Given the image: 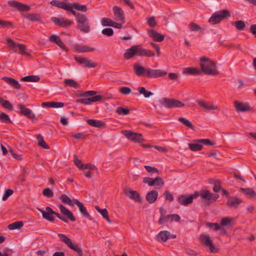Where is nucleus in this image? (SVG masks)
Segmentation results:
<instances>
[{
  "label": "nucleus",
  "mask_w": 256,
  "mask_h": 256,
  "mask_svg": "<svg viewBox=\"0 0 256 256\" xmlns=\"http://www.w3.org/2000/svg\"><path fill=\"white\" fill-rule=\"evenodd\" d=\"M58 208L60 212L64 216L54 211L49 206H46L45 210L40 208H38V210L42 213V217L44 218L51 222H53L54 220L53 215H55L59 219L65 222H68V219L71 222H74L76 220V219L72 213L64 206L62 204H59Z\"/></svg>",
  "instance_id": "f257e3e1"
},
{
  "label": "nucleus",
  "mask_w": 256,
  "mask_h": 256,
  "mask_svg": "<svg viewBox=\"0 0 256 256\" xmlns=\"http://www.w3.org/2000/svg\"><path fill=\"white\" fill-rule=\"evenodd\" d=\"M136 56L150 58L154 56L155 54L150 50L142 48L140 45H134L126 50L124 57L126 60H129Z\"/></svg>",
  "instance_id": "f03ea898"
},
{
  "label": "nucleus",
  "mask_w": 256,
  "mask_h": 256,
  "mask_svg": "<svg viewBox=\"0 0 256 256\" xmlns=\"http://www.w3.org/2000/svg\"><path fill=\"white\" fill-rule=\"evenodd\" d=\"M200 65L202 72L207 75L216 76L219 74L216 69V63L205 56H202L200 58Z\"/></svg>",
  "instance_id": "7ed1b4c3"
},
{
  "label": "nucleus",
  "mask_w": 256,
  "mask_h": 256,
  "mask_svg": "<svg viewBox=\"0 0 256 256\" xmlns=\"http://www.w3.org/2000/svg\"><path fill=\"white\" fill-rule=\"evenodd\" d=\"M78 28L80 32L84 33H88L90 31V26L89 20L88 17L84 14H78Z\"/></svg>",
  "instance_id": "20e7f679"
},
{
  "label": "nucleus",
  "mask_w": 256,
  "mask_h": 256,
  "mask_svg": "<svg viewBox=\"0 0 256 256\" xmlns=\"http://www.w3.org/2000/svg\"><path fill=\"white\" fill-rule=\"evenodd\" d=\"M230 16V12L227 10H222L216 12L211 16L208 22L212 24L220 23L222 20Z\"/></svg>",
  "instance_id": "39448f33"
},
{
  "label": "nucleus",
  "mask_w": 256,
  "mask_h": 256,
  "mask_svg": "<svg viewBox=\"0 0 256 256\" xmlns=\"http://www.w3.org/2000/svg\"><path fill=\"white\" fill-rule=\"evenodd\" d=\"M160 103L168 108H182L185 105L184 103L178 100L166 98H161Z\"/></svg>",
  "instance_id": "423d86ee"
},
{
  "label": "nucleus",
  "mask_w": 256,
  "mask_h": 256,
  "mask_svg": "<svg viewBox=\"0 0 256 256\" xmlns=\"http://www.w3.org/2000/svg\"><path fill=\"white\" fill-rule=\"evenodd\" d=\"M58 236L60 241L64 243L68 247L76 252L78 256H82L83 252L82 248L76 244H74L72 240L66 236L62 234H58Z\"/></svg>",
  "instance_id": "0eeeda50"
},
{
  "label": "nucleus",
  "mask_w": 256,
  "mask_h": 256,
  "mask_svg": "<svg viewBox=\"0 0 256 256\" xmlns=\"http://www.w3.org/2000/svg\"><path fill=\"white\" fill-rule=\"evenodd\" d=\"M200 194L198 192L196 191L194 194L191 195L182 194L180 195L178 198V200L182 205L186 206L193 202V200L196 198Z\"/></svg>",
  "instance_id": "6e6552de"
},
{
  "label": "nucleus",
  "mask_w": 256,
  "mask_h": 256,
  "mask_svg": "<svg viewBox=\"0 0 256 256\" xmlns=\"http://www.w3.org/2000/svg\"><path fill=\"white\" fill-rule=\"evenodd\" d=\"M6 42L9 48L12 50L13 52H16V48H18L20 53L22 55H28L26 52V46L21 44H16L10 38H6Z\"/></svg>",
  "instance_id": "1a4fd4ad"
},
{
  "label": "nucleus",
  "mask_w": 256,
  "mask_h": 256,
  "mask_svg": "<svg viewBox=\"0 0 256 256\" xmlns=\"http://www.w3.org/2000/svg\"><path fill=\"white\" fill-rule=\"evenodd\" d=\"M200 239L204 246L210 249L211 252L214 253L218 252V249L214 247L208 234L200 235Z\"/></svg>",
  "instance_id": "9d476101"
},
{
  "label": "nucleus",
  "mask_w": 256,
  "mask_h": 256,
  "mask_svg": "<svg viewBox=\"0 0 256 256\" xmlns=\"http://www.w3.org/2000/svg\"><path fill=\"white\" fill-rule=\"evenodd\" d=\"M167 72L160 69H152L148 68L146 77L148 78H155L158 77H162L166 75Z\"/></svg>",
  "instance_id": "9b49d317"
},
{
  "label": "nucleus",
  "mask_w": 256,
  "mask_h": 256,
  "mask_svg": "<svg viewBox=\"0 0 256 256\" xmlns=\"http://www.w3.org/2000/svg\"><path fill=\"white\" fill-rule=\"evenodd\" d=\"M124 192L131 200L138 202H142V198L140 194L136 191L133 190L128 187H126L124 189Z\"/></svg>",
  "instance_id": "f8f14e48"
},
{
  "label": "nucleus",
  "mask_w": 256,
  "mask_h": 256,
  "mask_svg": "<svg viewBox=\"0 0 256 256\" xmlns=\"http://www.w3.org/2000/svg\"><path fill=\"white\" fill-rule=\"evenodd\" d=\"M74 58L79 64L82 65L84 67L92 68H95L96 66V64L92 60L77 56H74Z\"/></svg>",
  "instance_id": "ddd939ff"
},
{
  "label": "nucleus",
  "mask_w": 256,
  "mask_h": 256,
  "mask_svg": "<svg viewBox=\"0 0 256 256\" xmlns=\"http://www.w3.org/2000/svg\"><path fill=\"white\" fill-rule=\"evenodd\" d=\"M112 10L114 11V20L122 24H124V14L122 8L118 6H114L112 8Z\"/></svg>",
  "instance_id": "4468645a"
},
{
  "label": "nucleus",
  "mask_w": 256,
  "mask_h": 256,
  "mask_svg": "<svg viewBox=\"0 0 256 256\" xmlns=\"http://www.w3.org/2000/svg\"><path fill=\"white\" fill-rule=\"evenodd\" d=\"M200 196L202 199L210 201L208 204L215 202L219 198V194H212L208 190H202L200 192Z\"/></svg>",
  "instance_id": "2eb2a0df"
},
{
  "label": "nucleus",
  "mask_w": 256,
  "mask_h": 256,
  "mask_svg": "<svg viewBox=\"0 0 256 256\" xmlns=\"http://www.w3.org/2000/svg\"><path fill=\"white\" fill-rule=\"evenodd\" d=\"M122 134L127 138L135 142H140L142 140V134H141L134 132L128 130H123Z\"/></svg>",
  "instance_id": "dca6fc26"
},
{
  "label": "nucleus",
  "mask_w": 256,
  "mask_h": 256,
  "mask_svg": "<svg viewBox=\"0 0 256 256\" xmlns=\"http://www.w3.org/2000/svg\"><path fill=\"white\" fill-rule=\"evenodd\" d=\"M8 4L10 6L16 8L19 11L26 12L30 10L29 6L22 4L16 0H9Z\"/></svg>",
  "instance_id": "f3484780"
},
{
  "label": "nucleus",
  "mask_w": 256,
  "mask_h": 256,
  "mask_svg": "<svg viewBox=\"0 0 256 256\" xmlns=\"http://www.w3.org/2000/svg\"><path fill=\"white\" fill-rule=\"evenodd\" d=\"M103 98L102 95H96L88 98L78 99L76 102L86 105H90L92 102L100 101L103 99Z\"/></svg>",
  "instance_id": "a211bd4d"
},
{
  "label": "nucleus",
  "mask_w": 256,
  "mask_h": 256,
  "mask_svg": "<svg viewBox=\"0 0 256 256\" xmlns=\"http://www.w3.org/2000/svg\"><path fill=\"white\" fill-rule=\"evenodd\" d=\"M148 34L154 41L157 42L163 41L165 38L164 35L152 29H148Z\"/></svg>",
  "instance_id": "6ab92c4d"
},
{
  "label": "nucleus",
  "mask_w": 256,
  "mask_h": 256,
  "mask_svg": "<svg viewBox=\"0 0 256 256\" xmlns=\"http://www.w3.org/2000/svg\"><path fill=\"white\" fill-rule=\"evenodd\" d=\"M234 106L237 112H245L250 110V107L248 103L235 101L234 102Z\"/></svg>",
  "instance_id": "aec40b11"
},
{
  "label": "nucleus",
  "mask_w": 256,
  "mask_h": 256,
  "mask_svg": "<svg viewBox=\"0 0 256 256\" xmlns=\"http://www.w3.org/2000/svg\"><path fill=\"white\" fill-rule=\"evenodd\" d=\"M18 107L20 110V114H21L24 115L32 120L36 118V116L33 113L32 111L31 110L26 108L24 105L19 104L18 105Z\"/></svg>",
  "instance_id": "412c9836"
},
{
  "label": "nucleus",
  "mask_w": 256,
  "mask_h": 256,
  "mask_svg": "<svg viewBox=\"0 0 256 256\" xmlns=\"http://www.w3.org/2000/svg\"><path fill=\"white\" fill-rule=\"evenodd\" d=\"M52 20L56 24L64 28L69 27L72 24V22L64 18H59L56 17L52 18Z\"/></svg>",
  "instance_id": "4be33fe9"
},
{
  "label": "nucleus",
  "mask_w": 256,
  "mask_h": 256,
  "mask_svg": "<svg viewBox=\"0 0 256 256\" xmlns=\"http://www.w3.org/2000/svg\"><path fill=\"white\" fill-rule=\"evenodd\" d=\"M133 67L134 72L137 76H146L148 68H144L138 64H134Z\"/></svg>",
  "instance_id": "5701e85b"
},
{
  "label": "nucleus",
  "mask_w": 256,
  "mask_h": 256,
  "mask_svg": "<svg viewBox=\"0 0 256 256\" xmlns=\"http://www.w3.org/2000/svg\"><path fill=\"white\" fill-rule=\"evenodd\" d=\"M242 202V200L236 196H232L228 200L226 205L230 208H237Z\"/></svg>",
  "instance_id": "b1692460"
},
{
  "label": "nucleus",
  "mask_w": 256,
  "mask_h": 256,
  "mask_svg": "<svg viewBox=\"0 0 256 256\" xmlns=\"http://www.w3.org/2000/svg\"><path fill=\"white\" fill-rule=\"evenodd\" d=\"M74 50L79 53L94 52L96 48L84 45L76 44L74 46Z\"/></svg>",
  "instance_id": "393cba45"
},
{
  "label": "nucleus",
  "mask_w": 256,
  "mask_h": 256,
  "mask_svg": "<svg viewBox=\"0 0 256 256\" xmlns=\"http://www.w3.org/2000/svg\"><path fill=\"white\" fill-rule=\"evenodd\" d=\"M74 204L76 205L80 210V212L83 216L87 218L90 220H92L88 212L86 207H84L82 202L79 201L78 200H75V204Z\"/></svg>",
  "instance_id": "a878e982"
},
{
  "label": "nucleus",
  "mask_w": 256,
  "mask_h": 256,
  "mask_svg": "<svg viewBox=\"0 0 256 256\" xmlns=\"http://www.w3.org/2000/svg\"><path fill=\"white\" fill-rule=\"evenodd\" d=\"M158 192L155 190H152L149 192L146 196V200L150 203L152 204L154 202L158 199Z\"/></svg>",
  "instance_id": "bb28decb"
},
{
  "label": "nucleus",
  "mask_w": 256,
  "mask_h": 256,
  "mask_svg": "<svg viewBox=\"0 0 256 256\" xmlns=\"http://www.w3.org/2000/svg\"><path fill=\"white\" fill-rule=\"evenodd\" d=\"M2 79L14 88L19 90L21 88V86L18 81L12 78L4 76Z\"/></svg>",
  "instance_id": "cd10ccee"
},
{
  "label": "nucleus",
  "mask_w": 256,
  "mask_h": 256,
  "mask_svg": "<svg viewBox=\"0 0 256 256\" xmlns=\"http://www.w3.org/2000/svg\"><path fill=\"white\" fill-rule=\"evenodd\" d=\"M182 74H184L200 75L202 72L196 68H184Z\"/></svg>",
  "instance_id": "c85d7f7f"
},
{
  "label": "nucleus",
  "mask_w": 256,
  "mask_h": 256,
  "mask_svg": "<svg viewBox=\"0 0 256 256\" xmlns=\"http://www.w3.org/2000/svg\"><path fill=\"white\" fill-rule=\"evenodd\" d=\"M156 238L158 242H166L170 238V234L167 230L161 231L156 236Z\"/></svg>",
  "instance_id": "c756f323"
},
{
  "label": "nucleus",
  "mask_w": 256,
  "mask_h": 256,
  "mask_svg": "<svg viewBox=\"0 0 256 256\" xmlns=\"http://www.w3.org/2000/svg\"><path fill=\"white\" fill-rule=\"evenodd\" d=\"M197 102L200 106L208 110L218 109V108L217 106H215L213 104L210 105L208 103L206 102L204 100H198Z\"/></svg>",
  "instance_id": "7c9ffc66"
},
{
  "label": "nucleus",
  "mask_w": 256,
  "mask_h": 256,
  "mask_svg": "<svg viewBox=\"0 0 256 256\" xmlns=\"http://www.w3.org/2000/svg\"><path fill=\"white\" fill-rule=\"evenodd\" d=\"M24 16L31 22H42L41 18L37 14H24Z\"/></svg>",
  "instance_id": "2f4dec72"
},
{
  "label": "nucleus",
  "mask_w": 256,
  "mask_h": 256,
  "mask_svg": "<svg viewBox=\"0 0 256 256\" xmlns=\"http://www.w3.org/2000/svg\"><path fill=\"white\" fill-rule=\"evenodd\" d=\"M60 200L64 204H68L70 206H74L75 204V200H72L66 194H63L60 196Z\"/></svg>",
  "instance_id": "473e14b6"
},
{
  "label": "nucleus",
  "mask_w": 256,
  "mask_h": 256,
  "mask_svg": "<svg viewBox=\"0 0 256 256\" xmlns=\"http://www.w3.org/2000/svg\"><path fill=\"white\" fill-rule=\"evenodd\" d=\"M50 4L53 6H55L56 7L62 8L64 10H66L68 9V6L67 4L66 3L64 2H61L59 0H52L50 2Z\"/></svg>",
  "instance_id": "72a5a7b5"
},
{
  "label": "nucleus",
  "mask_w": 256,
  "mask_h": 256,
  "mask_svg": "<svg viewBox=\"0 0 256 256\" xmlns=\"http://www.w3.org/2000/svg\"><path fill=\"white\" fill-rule=\"evenodd\" d=\"M86 122L90 126L96 128H100L104 125V122L99 120H96L93 119H89L87 120Z\"/></svg>",
  "instance_id": "f704fd0d"
},
{
  "label": "nucleus",
  "mask_w": 256,
  "mask_h": 256,
  "mask_svg": "<svg viewBox=\"0 0 256 256\" xmlns=\"http://www.w3.org/2000/svg\"><path fill=\"white\" fill-rule=\"evenodd\" d=\"M95 208L96 210L102 215L103 218L107 220L108 222H112V220L109 218L108 211L106 208L101 209L98 206H96Z\"/></svg>",
  "instance_id": "c9c22d12"
},
{
  "label": "nucleus",
  "mask_w": 256,
  "mask_h": 256,
  "mask_svg": "<svg viewBox=\"0 0 256 256\" xmlns=\"http://www.w3.org/2000/svg\"><path fill=\"white\" fill-rule=\"evenodd\" d=\"M240 190L245 195L250 198H253L256 197V194L254 191L250 188H240Z\"/></svg>",
  "instance_id": "e433bc0d"
},
{
  "label": "nucleus",
  "mask_w": 256,
  "mask_h": 256,
  "mask_svg": "<svg viewBox=\"0 0 256 256\" xmlns=\"http://www.w3.org/2000/svg\"><path fill=\"white\" fill-rule=\"evenodd\" d=\"M64 84L66 86L74 88H78L80 86V85L72 79H66L64 80Z\"/></svg>",
  "instance_id": "4c0bfd02"
},
{
  "label": "nucleus",
  "mask_w": 256,
  "mask_h": 256,
  "mask_svg": "<svg viewBox=\"0 0 256 256\" xmlns=\"http://www.w3.org/2000/svg\"><path fill=\"white\" fill-rule=\"evenodd\" d=\"M189 148L194 152L200 151L202 150L203 145L201 143H191L188 144Z\"/></svg>",
  "instance_id": "58836bf2"
},
{
  "label": "nucleus",
  "mask_w": 256,
  "mask_h": 256,
  "mask_svg": "<svg viewBox=\"0 0 256 256\" xmlns=\"http://www.w3.org/2000/svg\"><path fill=\"white\" fill-rule=\"evenodd\" d=\"M40 78L38 76H28L21 78V80L24 82H38Z\"/></svg>",
  "instance_id": "ea45409f"
},
{
  "label": "nucleus",
  "mask_w": 256,
  "mask_h": 256,
  "mask_svg": "<svg viewBox=\"0 0 256 256\" xmlns=\"http://www.w3.org/2000/svg\"><path fill=\"white\" fill-rule=\"evenodd\" d=\"M24 223L22 221H16L8 226V228L10 230L19 229L22 227Z\"/></svg>",
  "instance_id": "a19ab883"
},
{
  "label": "nucleus",
  "mask_w": 256,
  "mask_h": 256,
  "mask_svg": "<svg viewBox=\"0 0 256 256\" xmlns=\"http://www.w3.org/2000/svg\"><path fill=\"white\" fill-rule=\"evenodd\" d=\"M178 120L184 124L186 126L192 130H195V127L192 124L191 122L188 120L184 118H179Z\"/></svg>",
  "instance_id": "79ce46f5"
},
{
  "label": "nucleus",
  "mask_w": 256,
  "mask_h": 256,
  "mask_svg": "<svg viewBox=\"0 0 256 256\" xmlns=\"http://www.w3.org/2000/svg\"><path fill=\"white\" fill-rule=\"evenodd\" d=\"M37 139L38 140V144L39 146L46 150L50 148L49 146L46 144V142L44 140L43 137L41 135L38 134L37 136Z\"/></svg>",
  "instance_id": "37998d69"
},
{
  "label": "nucleus",
  "mask_w": 256,
  "mask_h": 256,
  "mask_svg": "<svg viewBox=\"0 0 256 256\" xmlns=\"http://www.w3.org/2000/svg\"><path fill=\"white\" fill-rule=\"evenodd\" d=\"M232 26H235L237 30H242L246 28V24L242 20L232 22Z\"/></svg>",
  "instance_id": "c03bdc74"
},
{
  "label": "nucleus",
  "mask_w": 256,
  "mask_h": 256,
  "mask_svg": "<svg viewBox=\"0 0 256 256\" xmlns=\"http://www.w3.org/2000/svg\"><path fill=\"white\" fill-rule=\"evenodd\" d=\"M116 112L119 115H128L130 114V110L127 107H118L116 110Z\"/></svg>",
  "instance_id": "a18cd8bd"
},
{
  "label": "nucleus",
  "mask_w": 256,
  "mask_h": 256,
  "mask_svg": "<svg viewBox=\"0 0 256 256\" xmlns=\"http://www.w3.org/2000/svg\"><path fill=\"white\" fill-rule=\"evenodd\" d=\"M138 90L140 94H143L146 98H149L153 95V93L150 91L147 90L144 87H139Z\"/></svg>",
  "instance_id": "49530a36"
},
{
  "label": "nucleus",
  "mask_w": 256,
  "mask_h": 256,
  "mask_svg": "<svg viewBox=\"0 0 256 256\" xmlns=\"http://www.w3.org/2000/svg\"><path fill=\"white\" fill-rule=\"evenodd\" d=\"M188 26L191 31L200 32H202L203 31L202 28L198 24L194 22H190L188 24Z\"/></svg>",
  "instance_id": "de8ad7c7"
},
{
  "label": "nucleus",
  "mask_w": 256,
  "mask_h": 256,
  "mask_svg": "<svg viewBox=\"0 0 256 256\" xmlns=\"http://www.w3.org/2000/svg\"><path fill=\"white\" fill-rule=\"evenodd\" d=\"M194 142L201 143L202 144L213 146L214 143L211 142L210 139H195L193 140Z\"/></svg>",
  "instance_id": "09e8293b"
},
{
  "label": "nucleus",
  "mask_w": 256,
  "mask_h": 256,
  "mask_svg": "<svg viewBox=\"0 0 256 256\" xmlns=\"http://www.w3.org/2000/svg\"><path fill=\"white\" fill-rule=\"evenodd\" d=\"M72 6L77 10L82 11V12H86L87 10V8L85 5H80L78 3H74L72 4Z\"/></svg>",
  "instance_id": "8fccbe9b"
},
{
  "label": "nucleus",
  "mask_w": 256,
  "mask_h": 256,
  "mask_svg": "<svg viewBox=\"0 0 256 256\" xmlns=\"http://www.w3.org/2000/svg\"><path fill=\"white\" fill-rule=\"evenodd\" d=\"M112 20L109 18H102L100 22L103 26H112Z\"/></svg>",
  "instance_id": "3c124183"
},
{
  "label": "nucleus",
  "mask_w": 256,
  "mask_h": 256,
  "mask_svg": "<svg viewBox=\"0 0 256 256\" xmlns=\"http://www.w3.org/2000/svg\"><path fill=\"white\" fill-rule=\"evenodd\" d=\"M0 120H1L3 122H12L9 116L4 112H2L0 114Z\"/></svg>",
  "instance_id": "603ef678"
},
{
  "label": "nucleus",
  "mask_w": 256,
  "mask_h": 256,
  "mask_svg": "<svg viewBox=\"0 0 256 256\" xmlns=\"http://www.w3.org/2000/svg\"><path fill=\"white\" fill-rule=\"evenodd\" d=\"M206 224L208 228H212L214 230H218L220 229V226L218 223H211L208 222Z\"/></svg>",
  "instance_id": "864d4df0"
},
{
  "label": "nucleus",
  "mask_w": 256,
  "mask_h": 256,
  "mask_svg": "<svg viewBox=\"0 0 256 256\" xmlns=\"http://www.w3.org/2000/svg\"><path fill=\"white\" fill-rule=\"evenodd\" d=\"M154 184L155 186H159L162 187L164 185V182L162 179L160 177H156L154 179Z\"/></svg>",
  "instance_id": "5fc2aeb1"
},
{
  "label": "nucleus",
  "mask_w": 256,
  "mask_h": 256,
  "mask_svg": "<svg viewBox=\"0 0 256 256\" xmlns=\"http://www.w3.org/2000/svg\"><path fill=\"white\" fill-rule=\"evenodd\" d=\"M232 222V218L226 217L224 218L221 220V225L222 226H229L231 224Z\"/></svg>",
  "instance_id": "6e6d98bb"
},
{
  "label": "nucleus",
  "mask_w": 256,
  "mask_h": 256,
  "mask_svg": "<svg viewBox=\"0 0 256 256\" xmlns=\"http://www.w3.org/2000/svg\"><path fill=\"white\" fill-rule=\"evenodd\" d=\"M97 94V92L94 90H89L86 92H83L81 94H80V96H83V97H88L90 96H95L96 94Z\"/></svg>",
  "instance_id": "4d7b16f0"
},
{
  "label": "nucleus",
  "mask_w": 256,
  "mask_h": 256,
  "mask_svg": "<svg viewBox=\"0 0 256 256\" xmlns=\"http://www.w3.org/2000/svg\"><path fill=\"white\" fill-rule=\"evenodd\" d=\"M119 91L120 93L125 95L129 94L132 92L131 89L130 88L126 86L120 87L119 88Z\"/></svg>",
  "instance_id": "13d9d810"
},
{
  "label": "nucleus",
  "mask_w": 256,
  "mask_h": 256,
  "mask_svg": "<svg viewBox=\"0 0 256 256\" xmlns=\"http://www.w3.org/2000/svg\"><path fill=\"white\" fill-rule=\"evenodd\" d=\"M102 34L108 36H112L114 34V30L111 28H106L102 30Z\"/></svg>",
  "instance_id": "bf43d9fd"
},
{
  "label": "nucleus",
  "mask_w": 256,
  "mask_h": 256,
  "mask_svg": "<svg viewBox=\"0 0 256 256\" xmlns=\"http://www.w3.org/2000/svg\"><path fill=\"white\" fill-rule=\"evenodd\" d=\"M14 193V190L12 189H7L6 190L4 195L2 198V200L4 201L6 200L8 198L12 196Z\"/></svg>",
  "instance_id": "052dcab7"
},
{
  "label": "nucleus",
  "mask_w": 256,
  "mask_h": 256,
  "mask_svg": "<svg viewBox=\"0 0 256 256\" xmlns=\"http://www.w3.org/2000/svg\"><path fill=\"white\" fill-rule=\"evenodd\" d=\"M49 40L51 42H54V43L56 44H58L61 41L60 38L58 36L55 35V34L52 35L49 38Z\"/></svg>",
  "instance_id": "680f3d73"
},
{
  "label": "nucleus",
  "mask_w": 256,
  "mask_h": 256,
  "mask_svg": "<svg viewBox=\"0 0 256 256\" xmlns=\"http://www.w3.org/2000/svg\"><path fill=\"white\" fill-rule=\"evenodd\" d=\"M82 170H97V168L94 165L88 163L83 164Z\"/></svg>",
  "instance_id": "e2e57ef3"
},
{
  "label": "nucleus",
  "mask_w": 256,
  "mask_h": 256,
  "mask_svg": "<svg viewBox=\"0 0 256 256\" xmlns=\"http://www.w3.org/2000/svg\"><path fill=\"white\" fill-rule=\"evenodd\" d=\"M42 194L48 198H52L54 196L53 192L49 188L44 189L42 192Z\"/></svg>",
  "instance_id": "0e129e2a"
},
{
  "label": "nucleus",
  "mask_w": 256,
  "mask_h": 256,
  "mask_svg": "<svg viewBox=\"0 0 256 256\" xmlns=\"http://www.w3.org/2000/svg\"><path fill=\"white\" fill-rule=\"evenodd\" d=\"M167 217L170 219L171 222H178L180 220V216L177 214H168Z\"/></svg>",
  "instance_id": "69168bd1"
},
{
  "label": "nucleus",
  "mask_w": 256,
  "mask_h": 256,
  "mask_svg": "<svg viewBox=\"0 0 256 256\" xmlns=\"http://www.w3.org/2000/svg\"><path fill=\"white\" fill-rule=\"evenodd\" d=\"M148 24L151 28H154L156 26V22L154 16L148 18Z\"/></svg>",
  "instance_id": "338daca9"
},
{
  "label": "nucleus",
  "mask_w": 256,
  "mask_h": 256,
  "mask_svg": "<svg viewBox=\"0 0 256 256\" xmlns=\"http://www.w3.org/2000/svg\"><path fill=\"white\" fill-rule=\"evenodd\" d=\"M74 163L80 170H82L83 164L81 160H79L76 155H74Z\"/></svg>",
  "instance_id": "774afa93"
}]
</instances>
